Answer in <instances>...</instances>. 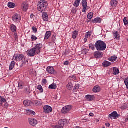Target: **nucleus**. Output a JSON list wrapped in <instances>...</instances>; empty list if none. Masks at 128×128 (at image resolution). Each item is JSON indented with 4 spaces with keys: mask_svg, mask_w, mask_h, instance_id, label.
Returning a JSON list of instances; mask_svg holds the SVG:
<instances>
[{
    "mask_svg": "<svg viewBox=\"0 0 128 128\" xmlns=\"http://www.w3.org/2000/svg\"><path fill=\"white\" fill-rule=\"evenodd\" d=\"M48 2L44 0H42L38 2V12H46V8H48Z\"/></svg>",
    "mask_w": 128,
    "mask_h": 128,
    "instance_id": "obj_1",
    "label": "nucleus"
},
{
    "mask_svg": "<svg viewBox=\"0 0 128 128\" xmlns=\"http://www.w3.org/2000/svg\"><path fill=\"white\" fill-rule=\"evenodd\" d=\"M95 47L98 52H102L106 50V44L103 41L98 40L95 44Z\"/></svg>",
    "mask_w": 128,
    "mask_h": 128,
    "instance_id": "obj_2",
    "label": "nucleus"
},
{
    "mask_svg": "<svg viewBox=\"0 0 128 128\" xmlns=\"http://www.w3.org/2000/svg\"><path fill=\"white\" fill-rule=\"evenodd\" d=\"M12 20L14 22H16V24H18V22L22 20V17L20 16V15L16 14L13 16Z\"/></svg>",
    "mask_w": 128,
    "mask_h": 128,
    "instance_id": "obj_3",
    "label": "nucleus"
},
{
    "mask_svg": "<svg viewBox=\"0 0 128 128\" xmlns=\"http://www.w3.org/2000/svg\"><path fill=\"white\" fill-rule=\"evenodd\" d=\"M72 105L65 106L62 108V114H68V112H70V111L72 110Z\"/></svg>",
    "mask_w": 128,
    "mask_h": 128,
    "instance_id": "obj_4",
    "label": "nucleus"
},
{
    "mask_svg": "<svg viewBox=\"0 0 128 128\" xmlns=\"http://www.w3.org/2000/svg\"><path fill=\"white\" fill-rule=\"evenodd\" d=\"M27 54L28 56L32 57L34 56L36 54H38V53L36 52V48H33L27 51Z\"/></svg>",
    "mask_w": 128,
    "mask_h": 128,
    "instance_id": "obj_5",
    "label": "nucleus"
},
{
    "mask_svg": "<svg viewBox=\"0 0 128 128\" xmlns=\"http://www.w3.org/2000/svg\"><path fill=\"white\" fill-rule=\"evenodd\" d=\"M24 58V56L22 54H14L13 57V60H16V62H18V60H22Z\"/></svg>",
    "mask_w": 128,
    "mask_h": 128,
    "instance_id": "obj_6",
    "label": "nucleus"
},
{
    "mask_svg": "<svg viewBox=\"0 0 128 128\" xmlns=\"http://www.w3.org/2000/svg\"><path fill=\"white\" fill-rule=\"evenodd\" d=\"M82 4L83 8L82 12H86V10H88V1L86 0H82Z\"/></svg>",
    "mask_w": 128,
    "mask_h": 128,
    "instance_id": "obj_7",
    "label": "nucleus"
},
{
    "mask_svg": "<svg viewBox=\"0 0 128 128\" xmlns=\"http://www.w3.org/2000/svg\"><path fill=\"white\" fill-rule=\"evenodd\" d=\"M43 112L45 114H50L52 112V108L50 106H45L43 108Z\"/></svg>",
    "mask_w": 128,
    "mask_h": 128,
    "instance_id": "obj_8",
    "label": "nucleus"
},
{
    "mask_svg": "<svg viewBox=\"0 0 128 128\" xmlns=\"http://www.w3.org/2000/svg\"><path fill=\"white\" fill-rule=\"evenodd\" d=\"M48 72L51 74H56V71L54 70V68L52 66H48L46 68Z\"/></svg>",
    "mask_w": 128,
    "mask_h": 128,
    "instance_id": "obj_9",
    "label": "nucleus"
},
{
    "mask_svg": "<svg viewBox=\"0 0 128 128\" xmlns=\"http://www.w3.org/2000/svg\"><path fill=\"white\" fill-rule=\"evenodd\" d=\"M119 116L120 115L118 114V112H114L112 114L109 115V118H111V120H112V118L113 120H116Z\"/></svg>",
    "mask_w": 128,
    "mask_h": 128,
    "instance_id": "obj_10",
    "label": "nucleus"
},
{
    "mask_svg": "<svg viewBox=\"0 0 128 128\" xmlns=\"http://www.w3.org/2000/svg\"><path fill=\"white\" fill-rule=\"evenodd\" d=\"M29 122L31 126H34L38 124V120L34 118H29Z\"/></svg>",
    "mask_w": 128,
    "mask_h": 128,
    "instance_id": "obj_11",
    "label": "nucleus"
},
{
    "mask_svg": "<svg viewBox=\"0 0 128 128\" xmlns=\"http://www.w3.org/2000/svg\"><path fill=\"white\" fill-rule=\"evenodd\" d=\"M58 124L60 126H61L62 128H64V126H66L68 124V121L64 119L61 120L59 121Z\"/></svg>",
    "mask_w": 128,
    "mask_h": 128,
    "instance_id": "obj_12",
    "label": "nucleus"
},
{
    "mask_svg": "<svg viewBox=\"0 0 128 128\" xmlns=\"http://www.w3.org/2000/svg\"><path fill=\"white\" fill-rule=\"evenodd\" d=\"M42 44H36V46L34 48L37 54H38L40 52V49H42Z\"/></svg>",
    "mask_w": 128,
    "mask_h": 128,
    "instance_id": "obj_13",
    "label": "nucleus"
},
{
    "mask_svg": "<svg viewBox=\"0 0 128 128\" xmlns=\"http://www.w3.org/2000/svg\"><path fill=\"white\" fill-rule=\"evenodd\" d=\"M94 56L96 58H100L104 56V54L100 52H96L94 53Z\"/></svg>",
    "mask_w": 128,
    "mask_h": 128,
    "instance_id": "obj_14",
    "label": "nucleus"
},
{
    "mask_svg": "<svg viewBox=\"0 0 128 128\" xmlns=\"http://www.w3.org/2000/svg\"><path fill=\"white\" fill-rule=\"evenodd\" d=\"M118 0H111L110 4L112 8H116L118 6Z\"/></svg>",
    "mask_w": 128,
    "mask_h": 128,
    "instance_id": "obj_15",
    "label": "nucleus"
},
{
    "mask_svg": "<svg viewBox=\"0 0 128 128\" xmlns=\"http://www.w3.org/2000/svg\"><path fill=\"white\" fill-rule=\"evenodd\" d=\"M32 101H30V100H26L24 102V104L25 106H32Z\"/></svg>",
    "mask_w": 128,
    "mask_h": 128,
    "instance_id": "obj_16",
    "label": "nucleus"
},
{
    "mask_svg": "<svg viewBox=\"0 0 128 128\" xmlns=\"http://www.w3.org/2000/svg\"><path fill=\"white\" fill-rule=\"evenodd\" d=\"M22 10L24 12H26L28 10V4L26 2H24L22 4Z\"/></svg>",
    "mask_w": 128,
    "mask_h": 128,
    "instance_id": "obj_17",
    "label": "nucleus"
},
{
    "mask_svg": "<svg viewBox=\"0 0 128 128\" xmlns=\"http://www.w3.org/2000/svg\"><path fill=\"white\" fill-rule=\"evenodd\" d=\"M91 36H92V31H89L86 33V37L84 38V40L85 42H88V39L90 38Z\"/></svg>",
    "mask_w": 128,
    "mask_h": 128,
    "instance_id": "obj_18",
    "label": "nucleus"
},
{
    "mask_svg": "<svg viewBox=\"0 0 128 128\" xmlns=\"http://www.w3.org/2000/svg\"><path fill=\"white\" fill-rule=\"evenodd\" d=\"M42 19L44 22H48V14L46 12H44L42 14Z\"/></svg>",
    "mask_w": 128,
    "mask_h": 128,
    "instance_id": "obj_19",
    "label": "nucleus"
},
{
    "mask_svg": "<svg viewBox=\"0 0 128 128\" xmlns=\"http://www.w3.org/2000/svg\"><path fill=\"white\" fill-rule=\"evenodd\" d=\"M102 66L104 68H108V66H112V63L110 62H109L108 61L105 60L102 63Z\"/></svg>",
    "mask_w": 128,
    "mask_h": 128,
    "instance_id": "obj_20",
    "label": "nucleus"
},
{
    "mask_svg": "<svg viewBox=\"0 0 128 128\" xmlns=\"http://www.w3.org/2000/svg\"><path fill=\"white\" fill-rule=\"evenodd\" d=\"M50 36H52V32L50 31H48L46 34L44 40H48Z\"/></svg>",
    "mask_w": 128,
    "mask_h": 128,
    "instance_id": "obj_21",
    "label": "nucleus"
},
{
    "mask_svg": "<svg viewBox=\"0 0 128 128\" xmlns=\"http://www.w3.org/2000/svg\"><path fill=\"white\" fill-rule=\"evenodd\" d=\"M120 74V70L116 68H113V74L114 76H118Z\"/></svg>",
    "mask_w": 128,
    "mask_h": 128,
    "instance_id": "obj_22",
    "label": "nucleus"
},
{
    "mask_svg": "<svg viewBox=\"0 0 128 128\" xmlns=\"http://www.w3.org/2000/svg\"><path fill=\"white\" fill-rule=\"evenodd\" d=\"M26 114H29L31 116H36V112L32 110H26Z\"/></svg>",
    "mask_w": 128,
    "mask_h": 128,
    "instance_id": "obj_23",
    "label": "nucleus"
},
{
    "mask_svg": "<svg viewBox=\"0 0 128 128\" xmlns=\"http://www.w3.org/2000/svg\"><path fill=\"white\" fill-rule=\"evenodd\" d=\"M113 34L114 38H116V40H120V34H118V31L114 32L113 33Z\"/></svg>",
    "mask_w": 128,
    "mask_h": 128,
    "instance_id": "obj_24",
    "label": "nucleus"
},
{
    "mask_svg": "<svg viewBox=\"0 0 128 128\" xmlns=\"http://www.w3.org/2000/svg\"><path fill=\"white\" fill-rule=\"evenodd\" d=\"M94 92H100V87L99 86H95L93 88Z\"/></svg>",
    "mask_w": 128,
    "mask_h": 128,
    "instance_id": "obj_25",
    "label": "nucleus"
},
{
    "mask_svg": "<svg viewBox=\"0 0 128 128\" xmlns=\"http://www.w3.org/2000/svg\"><path fill=\"white\" fill-rule=\"evenodd\" d=\"M116 60H118V57L116 56H113L108 58V60H109L110 62H116Z\"/></svg>",
    "mask_w": 128,
    "mask_h": 128,
    "instance_id": "obj_26",
    "label": "nucleus"
},
{
    "mask_svg": "<svg viewBox=\"0 0 128 128\" xmlns=\"http://www.w3.org/2000/svg\"><path fill=\"white\" fill-rule=\"evenodd\" d=\"M86 100L88 102H92L94 100V96L92 95H87L86 96Z\"/></svg>",
    "mask_w": 128,
    "mask_h": 128,
    "instance_id": "obj_27",
    "label": "nucleus"
},
{
    "mask_svg": "<svg viewBox=\"0 0 128 128\" xmlns=\"http://www.w3.org/2000/svg\"><path fill=\"white\" fill-rule=\"evenodd\" d=\"M78 32L75 30L73 32L72 38H74V40H76V38H78Z\"/></svg>",
    "mask_w": 128,
    "mask_h": 128,
    "instance_id": "obj_28",
    "label": "nucleus"
},
{
    "mask_svg": "<svg viewBox=\"0 0 128 128\" xmlns=\"http://www.w3.org/2000/svg\"><path fill=\"white\" fill-rule=\"evenodd\" d=\"M14 66H16V62H14V61L12 62L9 68L10 70H12L14 68Z\"/></svg>",
    "mask_w": 128,
    "mask_h": 128,
    "instance_id": "obj_29",
    "label": "nucleus"
},
{
    "mask_svg": "<svg viewBox=\"0 0 128 128\" xmlns=\"http://www.w3.org/2000/svg\"><path fill=\"white\" fill-rule=\"evenodd\" d=\"M81 0H76L74 2V6L75 8H78L80 6V4Z\"/></svg>",
    "mask_w": 128,
    "mask_h": 128,
    "instance_id": "obj_30",
    "label": "nucleus"
},
{
    "mask_svg": "<svg viewBox=\"0 0 128 128\" xmlns=\"http://www.w3.org/2000/svg\"><path fill=\"white\" fill-rule=\"evenodd\" d=\"M10 28L12 32H16V26L14 24L10 26Z\"/></svg>",
    "mask_w": 128,
    "mask_h": 128,
    "instance_id": "obj_31",
    "label": "nucleus"
},
{
    "mask_svg": "<svg viewBox=\"0 0 128 128\" xmlns=\"http://www.w3.org/2000/svg\"><path fill=\"white\" fill-rule=\"evenodd\" d=\"M0 106H2L3 104H4V102H6V98H4L2 96L0 97Z\"/></svg>",
    "mask_w": 128,
    "mask_h": 128,
    "instance_id": "obj_32",
    "label": "nucleus"
},
{
    "mask_svg": "<svg viewBox=\"0 0 128 128\" xmlns=\"http://www.w3.org/2000/svg\"><path fill=\"white\" fill-rule=\"evenodd\" d=\"M16 6V4L14 3L9 2L8 3V6L10 8H14Z\"/></svg>",
    "mask_w": 128,
    "mask_h": 128,
    "instance_id": "obj_33",
    "label": "nucleus"
},
{
    "mask_svg": "<svg viewBox=\"0 0 128 128\" xmlns=\"http://www.w3.org/2000/svg\"><path fill=\"white\" fill-rule=\"evenodd\" d=\"M72 88H74V86H72V83L70 82L67 84V88L69 90H72Z\"/></svg>",
    "mask_w": 128,
    "mask_h": 128,
    "instance_id": "obj_34",
    "label": "nucleus"
},
{
    "mask_svg": "<svg viewBox=\"0 0 128 128\" xmlns=\"http://www.w3.org/2000/svg\"><path fill=\"white\" fill-rule=\"evenodd\" d=\"M56 84H53L49 86V88L50 90H56Z\"/></svg>",
    "mask_w": 128,
    "mask_h": 128,
    "instance_id": "obj_35",
    "label": "nucleus"
},
{
    "mask_svg": "<svg viewBox=\"0 0 128 128\" xmlns=\"http://www.w3.org/2000/svg\"><path fill=\"white\" fill-rule=\"evenodd\" d=\"M34 103L35 104L36 106H40L42 104L38 100H35Z\"/></svg>",
    "mask_w": 128,
    "mask_h": 128,
    "instance_id": "obj_36",
    "label": "nucleus"
},
{
    "mask_svg": "<svg viewBox=\"0 0 128 128\" xmlns=\"http://www.w3.org/2000/svg\"><path fill=\"white\" fill-rule=\"evenodd\" d=\"M88 20H92L94 18V13L91 12L88 14Z\"/></svg>",
    "mask_w": 128,
    "mask_h": 128,
    "instance_id": "obj_37",
    "label": "nucleus"
},
{
    "mask_svg": "<svg viewBox=\"0 0 128 128\" xmlns=\"http://www.w3.org/2000/svg\"><path fill=\"white\" fill-rule=\"evenodd\" d=\"M37 89L40 91V92H44V89L42 88V86L38 85L37 86Z\"/></svg>",
    "mask_w": 128,
    "mask_h": 128,
    "instance_id": "obj_38",
    "label": "nucleus"
},
{
    "mask_svg": "<svg viewBox=\"0 0 128 128\" xmlns=\"http://www.w3.org/2000/svg\"><path fill=\"white\" fill-rule=\"evenodd\" d=\"M94 23L96 22H102V20L100 18H96L93 20Z\"/></svg>",
    "mask_w": 128,
    "mask_h": 128,
    "instance_id": "obj_39",
    "label": "nucleus"
},
{
    "mask_svg": "<svg viewBox=\"0 0 128 128\" xmlns=\"http://www.w3.org/2000/svg\"><path fill=\"white\" fill-rule=\"evenodd\" d=\"M124 22L125 26H128V18L125 17L124 19Z\"/></svg>",
    "mask_w": 128,
    "mask_h": 128,
    "instance_id": "obj_40",
    "label": "nucleus"
},
{
    "mask_svg": "<svg viewBox=\"0 0 128 128\" xmlns=\"http://www.w3.org/2000/svg\"><path fill=\"white\" fill-rule=\"evenodd\" d=\"M24 84L22 83H19L18 84L19 88L22 89V88H24Z\"/></svg>",
    "mask_w": 128,
    "mask_h": 128,
    "instance_id": "obj_41",
    "label": "nucleus"
},
{
    "mask_svg": "<svg viewBox=\"0 0 128 128\" xmlns=\"http://www.w3.org/2000/svg\"><path fill=\"white\" fill-rule=\"evenodd\" d=\"M28 62V59L24 58V60H22V64H26Z\"/></svg>",
    "mask_w": 128,
    "mask_h": 128,
    "instance_id": "obj_42",
    "label": "nucleus"
},
{
    "mask_svg": "<svg viewBox=\"0 0 128 128\" xmlns=\"http://www.w3.org/2000/svg\"><path fill=\"white\" fill-rule=\"evenodd\" d=\"M32 30H33V32H34V34H36V32H38V28H36V27H32Z\"/></svg>",
    "mask_w": 128,
    "mask_h": 128,
    "instance_id": "obj_43",
    "label": "nucleus"
},
{
    "mask_svg": "<svg viewBox=\"0 0 128 128\" xmlns=\"http://www.w3.org/2000/svg\"><path fill=\"white\" fill-rule=\"evenodd\" d=\"M31 39L32 40L34 41V40H38V38L34 35H32L31 37Z\"/></svg>",
    "mask_w": 128,
    "mask_h": 128,
    "instance_id": "obj_44",
    "label": "nucleus"
},
{
    "mask_svg": "<svg viewBox=\"0 0 128 128\" xmlns=\"http://www.w3.org/2000/svg\"><path fill=\"white\" fill-rule=\"evenodd\" d=\"M70 78L72 80H76V76L74 75H72L70 77Z\"/></svg>",
    "mask_w": 128,
    "mask_h": 128,
    "instance_id": "obj_45",
    "label": "nucleus"
},
{
    "mask_svg": "<svg viewBox=\"0 0 128 128\" xmlns=\"http://www.w3.org/2000/svg\"><path fill=\"white\" fill-rule=\"evenodd\" d=\"M90 48L92 50H96V48H94V46L92 44H90Z\"/></svg>",
    "mask_w": 128,
    "mask_h": 128,
    "instance_id": "obj_46",
    "label": "nucleus"
},
{
    "mask_svg": "<svg viewBox=\"0 0 128 128\" xmlns=\"http://www.w3.org/2000/svg\"><path fill=\"white\" fill-rule=\"evenodd\" d=\"M88 52V50L86 49H84L83 50H82V54H86L87 52Z\"/></svg>",
    "mask_w": 128,
    "mask_h": 128,
    "instance_id": "obj_47",
    "label": "nucleus"
},
{
    "mask_svg": "<svg viewBox=\"0 0 128 128\" xmlns=\"http://www.w3.org/2000/svg\"><path fill=\"white\" fill-rule=\"evenodd\" d=\"M125 122H128V114H127L124 117Z\"/></svg>",
    "mask_w": 128,
    "mask_h": 128,
    "instance_id": "obj_48",
    "label": "nucleus"
},
{
    "mask_svg": "<svg viewBox=\"0 0 128 128\" xmlns=\"http://www.w3.org/2000/svg\"><path fill=\"white\" fill-rule=\"evenodd\" d=\"M52 40L54 42H56V36H52Z\"/></svg>",
    "mask_w": 128,
    "mask_h": 128,
    "instance_id": "obj_49",
    "label": "nucleus"
},
{
    "mask_svg": "<svg viewBox=\"0 0 128 128\" xmlns=\"http://www.w3.org/2000/svg\"><path fill=\"white\" fill-rule=\"evenodd\" d=\"M127 107L126 106H123L121 107V109L122 110H126Z\"/></svg>",
    "mask_w": 128,
    "mask_h": 128,
    "instance_id": "obj_50",
    "label": "nucleus"
},
{
    "mask_svg": "<svg viewBox=\"0 0 128 128\" xmlns=\"http://www.w3.org/2000/svg\"><path fill=\"white\" fill-rule=\"evenodd\" d=\"M76 90H78L80 88V85L78 84L76 85Z\"/></svg>",
    "mask_w": 128,
    "mask_h": 128,
    "instance_id": "obj_51",
    "label": "nucleus"
},
{
    "mask_svg": "<svg viewBox=\"0 0 128 128\" xmlns=\"http://www.w3.org/2000/svg\"><path fill=\"white\" fill-rule=\"evenodd\" d=\"M14 38H18V34H16V33H15L14 34Z\"/></svg>",
    "mask_w": 128,
    "mask_h": 128,
    "instance_id": "obj_52",
    "label": "nucleus"
},
{
    "mask_svg": "<svg viewBox=\"0 0 128 128\" xmlns=\"http://www.w3.org/2000/svg\"><path fill=\"white\" fill-rule=\"evenodd\" d=\"M70 64V62L68 61H66L64 62V66H68Z\"/></svg>",
    "mask_w": 128,
    "mask_h": 128,
    "instance_id": "obj_53",
    "label": "nucleus"
},
{
    "mask_svg": "<svg viewBox=\"0 0 128 128\" xmlns=\"http://www.w3.org/2000/svg\"><path fill=\"white\" fill-rule=\"evenodd\" d=\"M106 126H107L108 128H110V123H106Z\"/></svg>",
    "mask_w": 128,
    "mask_h": 128,
    "instance_id": "obj_54",
    "label": "nucleus"
},
{
    "mask_svg": "<svg viewBox=\"0 0 128 128\" xmlns=\"http://www.w3.org/2000/svg\"><path fill=\"white\" fill-rule=\"evenodd\" d=\"M54 128H64L62 127H61L60 125L58 126H56L54 127Z\"/></svg>",
    "mask_w": 128,
    "mask_h": 128,
    "instance_id": "obj_55",
    "label": "nucleus"
},
{
    "mask_svg": "<svg viewBox=\"0 0 128 128\" xmlns=\"http://www.w3.org/2000/svg\"><path fill=\"white\" fill-rule=\"evenodd\" d=\"M34 14H32L30 16V18L32 20L34 18Z\"/></svg>",
    "mask_w": 128,
    "mask_h": 128,
    "instance_id": "obj_56",
    "label": "nucleus"
},
{
    "mask_svg": "<svg viewBox=\"0 0 128 128\" xmlns=\"http://www.w3.org/2000/svg\"><path fill=\"white\" fill-rule=\"evenodd\" d=\"M4 106L5 108H8V103H5Z\"/></svg>",
    "mask_w": 128,
    "mask_h": 128,
    "instance_id": "obj_57",
    "label": "nucleus"
},
{
    "mask_svg": "<svg viewBox=\"0 0 128 128\" xmlns=\"http://www.w3.org/2000/svg\"><path fill=\"white\" fill-rule=\"evenodd\" d=\"M43 82H44V84H46V79L44 80Z\"/></svg>",
    "mask_w": 128,
    "mask_h": 128,
    "instance_id": "obj_58",
    "label": "nucleus"
},
{
    "mask_svg": "<svg viewBox=\"0 0 128 128\" xmlns=\"http://www.w3.org/2000/svg\"><path fill=\"white\" fill-rule=\"evenodd\" d=\"M90 116H94V114L92 113H90Z\"/></svg>",
    "mask_w": 128,
    "mask_h": 128,
    "instance_id": "obj_59",
    "label": "nucleus"
},
{
    "mask_svg": "<svg viewBox=\"0 0 128 128\" xmlns=\"http://www.w3.org/2000/svg\"><path fill=\"white\" fill-rule=\"evenodd\" d=\"M38 100H40V99L38 98Z\"/></svg>",
    "mask_w": 128,
    "mask_h": 128,
    "instance_id": "obj_60",
    "label": "nucleus"
}]
</instances>
